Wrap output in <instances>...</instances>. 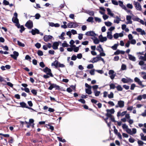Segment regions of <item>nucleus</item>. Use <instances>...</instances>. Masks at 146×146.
<instances>
[{"mask_svg": "<svg viewBox=\"0 0 146 146\" xmlns=\"http://www.w3.org/2000/svg\"><path fill=\"white\" fill-rule=\"evenodd\" d=\"M34 120L33 119H29V122L25 121V123L27 124V127L29 128L31 126H32V127H33L34 126Z\"/></svg>", "mask_w": 146, "mask_h": 146, "instance_id": "f257e3e1", "label": "nucleus"}, {"mask_svg": "<svg viewBox=\"0 0 146 146\" xmlns=\"http://www.w3.org/2000/svg\"><path fill=\"white\" fill-rule=\"evenodd\" d=\"M25 26L27 27L28 29H31L33 27V23L32 21L30 20L27 21L25 24Z\"/></svg>", "mask_w": 146, "mask_h": 146, "instance_id": "f03ea898", "label": "nucleus"}, {"mask_svg": "<svg viewBox=\"0 0 146 146\" xmlns=\"http://www.w3.org/2000/svg\"><path fill=\"white\" fill-rule=\"evenodd\" d=\"M67 25L68 28H75L78 26V24L76 23L71 22L68 23Z\"/></svg>", "mask_w": 146, "mask_h": 146, "instance_id": "7ed1b4c3", "label": "nucleus"}, {"mask_svg": "<svg viewBox=\"0 0 146 146\" xmlns=\"http://www.w3.org/2000/svg\"><path fill=\"white\" fill-rule=\"evenodd\" d=\"M134 4L136 10L140 11H141V6L140 3L135 1L134 2Z\"/></svg>", "mask_w": 146, "mask_h": 146, "instance_id": "20e7f679", "label": "nucleus"}, {"mask_svg": "<svg viewBox=\"0 0 146 146\" xmlns=\"http://www.w3.org/2000/svg\"><path fill=\"white\" fill-rule=\"evenodd\" d=\"M43 71L44 72L46 73L47 74L49 75L50 76L53 77V75L51 72V70L48 67H46L43 69Z\"/></svg>", "mask_w": 146, "mask_h": 146, "instance_id": "39448f33", "label": "nucleus"}, {"mask_svg": "<svg viewBox=\"0 0 146 146\" xmlns=\"http://www.w3.org/2000/svg\"><path fill=\"white\" fill-rule=\"evenodd\" d=\"M134 81L137 83L139 85L142 86V88H143L145 86H146V85H144L142 84V82L140 81V79H139L137 77H135V78L134 79Z\"/></svg>", "mask_w": 146, "mask_h": 146, "instance_id": "423d86ee", "label": "nucleus"}, {"mask_svg": "<svg viewBox=\"0 0 146 146\" xmlns=\"http://www.w3.org/2000/svg\"><path fill=\"white\" fill-rule=\"evenodd\" d=\"M98 48H99L101 49V50H100L99 49H97V50H98L100 53V56H105L106 55L105 54L104 52H103V50L102 47L101 45L100 44L98 46Z\"/></svg>", "mask_w": 146, "mask_h": 146, "instance_id": "0eeeda50", "label": "nucleus"}, {"mask_svg": "<svg viewBox=\"0 0 146 146\" xmlns=\"http://www.w3.org/2000/svg\"><path fill=\"white\" fill-rule=\"evenodd\" d=\"M54 88H55L56 90H59V86L57 85L56 84H51L50 86L48 88L49 90H51Z\"/></svg>", "mask_w": 146, "mask_h": 146, "instance_id": "6e6552de", "label": "nucleus"}, {"mask_svg": "<svg viewBox=\"0 0 146 146\" xmlns=\"http://www.w3.org/2000/svg\"><path fill=\"white\" fill-rule=\"evenodd\" d=\"M114 71L112 70H110L108 72L109 74L110 75V77L112 80L113 79L115 76V74H114Z\"/></svg>", "mask_w": 146, "mask_h": 146, "instance_id": "1a4fd4ad", "label": "nucleus"}, {"mask_svg": "<svg viewBox=\"0 0 146 146\" xmlns=\"http://www.w3.org/2000/svg\"><path fill=\"white\" fill-rule=\"evenodd\" d=\"M13 54H11L10 56L15 60H17V57L19 55V53L17 51H14L13 52Z\"/></svg>", "mask_w": 146, "mask_h": 146, "instance_id": "9d476101", "label": "nucleus"}, {"mask_svg": "<svg viewBox=\"0 0 146 146\" xmlns=\"http://www.w3.org/2000/svg\"><path fill=\"white\" fill-rule=\"evenodd\" d=\"M121 81L123 83H128L129 82H132L133 81V80L130 78H128L127 79L125 78H122V79L121 80Z\"/></svg>", "mask_w": 146, "mask_h": 146, "instance_id": "9b49d317", "label": "nucleus"}, {"mask_svg": "<svg viewBox=\"0 0 146 146\" xmlns=\"http://www.w3.org/2000/svg\"><path fill=\"white\" fill-rule=\"evenodd\" d=\"M52 37H53L52 36L50 35H45L44 37V40L45 42H47L50 40L51 39Z\"/></svg>", "mask_w": 146, "mask_h": 146, "instance_id": "f8f14e48", "label": "nucleus"}, {"mask_svg": "<svg viewBox=\"0 0 146 146\" xmlns=\"http://www.w3.org/2000/svg\"><path fill=\"white\" fill-rule=\"evenodd\" d=\"M85 35L87 36H96V34L93 31L87 32L86 33Z\"/></svg>", "mask_w": 146, "mask_h": 146, "instance_id": "ddd939ff", "label": "nucleus"}, {"mask_svg": "<svg viewBox=\"0 0 146 146\" xmlns=\"http://www.w3.org/2000/svg\"><path fill=\"white\" fill-rule=\"evenodd\" d=\"M118 104L120 108H123L124 106V102L122 100H119L118 101Z\"/></svg>", "mask_w": 146, "mask_h": 146, "instance_id": "4468645a", "label": "nucleus"}, {"mask_svg": "<svg viewBox=\"0 0 146 146\" xmlns=\"http://www.w3.org/2000/svg\"><path fill=\"white\" fill-rule=\"evenodd\" d=\"M58 43L57 42H56L53 43L52 46L53 49L54 50H56L58 49Z\"/></svg>", "mask_w": 146, "mask_h": 146, "instance_id": "2eb2a0df", "label": "nucleus"}, {"mask_svg": "<svg viewBox=\"0 0 146 146\" xmlns=\"http://www.w3.org/2000/svg\"><path fill=\"white\" fill-rule=\"evenodd\" d=\"M20 104L21 106H20L19 107H21L22 108H27L30 109L31 108V107H29L28 106H26V104L24 102H20Z\"/></svg>", "mask_w": 146, "mask_h": 146, "instance_id": "dca6fc26", "label": "nucleus"}, {"mask_svg": "<svg viewBox=\"0 0 146 146\" xmlns=\"http://www.w3.org/2000/svg\"><path fill=\"white\" fill-rule=\"evenodd\" d=\"M49 26L52 27H58L60 26V25L57 23L54 24L53 23L49 22Z\"/></svg>", "mask_w": 146, "mask_h": 146, "instance_id": "f3484780", "label": "nucleus"}, {"mask_svg": "<svg viewBox=\"0 0 146 146\" xmlns=\"http://www.w3.org/2000/svg\"><path fill=\"white\" fill-rule=\"evenodd\" d=\"M129 59L131 60L135 61L136 60L135 57L132 55L129 54H128Z\"/></svg>", "mask_w": 146, "mask_h": 146, "instance_id": "a211bd4d", "label": "nucleus"}, {"mask_svg": "<svg viewBox=\"0 0 146 146\" xmlns=\"http://www.w3.org/2000/svg\"><path fill=\"white\" fill-rule=\"evenodd\" d=\"M111 34V32L108 31L107 33V37L108 38L110 39H111L113 38V36Z\"/></svg>", "mask_w": 146, "mask_h": 146, "instance_id": "6ab92c4d", "label": "nucleus"}, {"mask_svg": "<svg viewBox=\"0 0 146 146\" xmlns=\"http://www.w3.org/2000/svg\"><path fill=\"white\" fill-rule=\"evenodd\" d=\"M12 22L15 23V24H17L19 23V20L17 18H14V17H13L12 19Z\"/></svg>", "mask_w": 146, "mask_h": 146, "instance_id": "aec40b11", "label": "nucleus"}, {"mask_svg": "<svg viewBox=\"0 0 146 146\" xmlns=\"http://www.w3.org/2000/svg\"><path fill=\"white\" fill-rule=\"evenodd\" d=\"M119 5L123 9L125 8V6L123 4V2L120 1H119Z\"/></svg>", "mask_w": 146, "mask_h": 146, "instance_id": "412c9836", "label": "nucleus"}, {"mask_svg": "<svg viewBox=\"0 0 146 146\" xmlns=\"http://www.w3.org/2000/svg\"><path fill=\"white\" fill-rule=\"evenodd\" d=\"M58 62L57 60H55L51 64L52 66H54L55 67V68H58Z\"/></svg>", "mask_w": 146, "mask_h": 146, "instance_id": "4be33fe9", "label": "nucleus"}, {"mask_svg": "<svg viewBox=\"0 0 146 146\" xmlns=\"http://www.w3.org/2000/svg\"><path fill=\"white\" fill-rule=\"evenodd\" d=\"M94 39L93 38H92V39L94 40V43L96 44H98L100 42V41L96 37H94Z\"/></svg>", "mask_w": 146, "mask_h": 146, "instance_id": "5701e85b", "label": "nucleus"}, {"mask_svg": "<svg viewBox=\"0 0 146 146\" xmlns=\"http://www.w3.org/2000/svg\"><path fill=\"white\" fill-rule=\"evenodd\" d=\"M107 11L108 12V14L110 15L111 17H113L114 15V14L111 12V11L109 8H107Z\"/></svg>", "mask_w": 146, "mask_h": 146, "instance_id": "b1692460", "label": "nucleus"}, {"mask_svg": "<svg viewBox=\"0 0 146 146\" xmlns=\"http://www.w3.org/2000/svg\"><path fill=\"white\" fill-rule=\"evenodd\" d=\"M46 126L48 129H50L51 131H53L54 129V127L53 126L51 125L50 124H48V125L46 124Z\"/></svg>", "mask_w": 146, "mask_h": 146, "instance_id": "393cba45", "label": "nucleus"}, {"mask_svg": "<svg viewBox=\"0 0 146 146\" xmlns=\"http://www.w3.org/2000/svg\"><path fill=\"white\" fill-rule=\"evenodd\" d=\"M140 136L141 137V139L142 140L146 141V135L144 136V134L141 133H140Z\"/></svg>", "mask_w": 146, "mask_h": 146, "instance_id": "a878e982", "label": "nucleus"}, {"mask_svg": "<svg viewBox=\"0 0 146 146\" xmlns=\"http://www.w3.org/2000/svg\"><path fill=\"white\" fill-rule=\"evenodd\" d=\"M85 91L86 93L88 95H90L92 93L91 89H86Z\"/></svg>", "mask_w": 146, "mask_h": 146, "instance_id": "bb28decb", "label": "nucleus"}, {"mask_svg": "<svg viewBox=\"0 0 146 146\" xmlns=\"http://www.w3.org/2000/svg\"><path fill=\"white\" fill-rule=\"evenodd\" d=\"M117 90L118 91H122L123 90V88L120 85H118L116 87Z\"/></svg>", "mask_w": 146, "mask_h": 146, "instance_id": "cd10ccee", "label": "nucleus"}, {"mask_svg": "<svg viewBox=\"0 0 146 146\" xmlns=\"http://www.w3.org/2000/svg\"><path fill=\"white\" fill-rule=\"evenodd\" d=\"M94 92L96 96H98L100 93V91H98L97 90L94 91Z\"/></svg>", "mask_w": 146, "mask_h": 146, "instance_id": "c85d7f7f", "label": "nucleus"}, {"mask_svg": "<svg viewBox=\"0 0 146 146\" xmlns=\"http://www.w3.org/2000/svg\"><path fill=\"white\" fill-rule=\"evenodd\" d=\"M97 56L96 57H94L93 58V60L92 61L90 60V62H92L93 63L97 62L98 61Z\"/></svg>", "mask_w": 146, "mask_h": 146, "instance_id": "c756f323", "label": "nucleus"}, {"mask_svg": "<svg viewBox=\"0 0 146 146\" xmlns=\"http://www.w3.org/2000/svg\"><path fill=\"white\" fill-rule=\"evenodd\" d=\"M29 33H31L33 35H35L36 33V29L35 28V30L32 29L31 31H30Z\"/></svg>", "mask_w": 146, "mask_h": 146, "instance_id": "7c9ffc66", "label": "nucleus"}, {"mask_svg": "<svg viewBox=\"0 0 146 146\" xmlns=\"http://www.w3.org/2000/svg\"><path fill=\"white\" fill-rule=\"evenodd\" d=\"M106 111L107 112H109L111 114H113L115 110L113 109H111L110 110H107Z\"/></svg>", "mask_w": 146, "mask_h": 146, "instance_id": "2f4dec72", "label": "nucleus"}, {"mask_svg": "<svg viewBox=\"0 0 146 146\" xmlns=\"http://www.w3.org/2000/svg\"><path fill=\"white\" fill-rule=\"evenodd\" d=\"M69 45L67 43L66 41H64V42L62 44V46L63 47H68L69 46Z\"/></svg>", "mask_w": 146, "mask_h": 146, "instance_id": "473e14b6", "label": "nucleus"}, {"mask_svg": "<svg viewBox=\"0 0 146 146\" xmlns=\"http://www.w3.org/2000/svg\"><path fill=\"white\" fill-rule=\"evenodd\" d=\"M94 18L92 17H90L88 18V19L87 20V21L89 22H93Z\"/></svg>", "mask_w": 146, "mask_h": 146, "instance_id": "72a5a7b5", "label": "nucleus"}, {"mask_svg": "<svg viewBox=\"0 0 146 146\" xmlns=\"http://www.w3.org/2000/svg\"><path fill=\"white\" fill-rule=\"evenodd\" d=\"M17 43L18 45L21 47H24L25 44H24L23 43L19 41H17Z\"/></svg>", "mask_w": 146, "mask_h": 146, "instance_id": "f704fd0d", "label": "nucleus"}, {"mask_svg": "<svg viewBox=\"0 0 146 146\" xmlns=\"http://www.w3.org/2000/svg\"><path fill=\"white\" fill-rule=\"evenodd\" d=\"M110 89H114L116 88L115 85L113 84H111L110 85Z\"/></svg>", "mask_w": 146, "mask_h": 146, "instance_id": "c9c22d12", "label": "nucleus"}, {"mask_svg": "<svg viewBox=\"0 0 146 146\" xmlns=\"http://www.w3.org/2000/svg\"><path fill=\"white\" fill-rule=\"evenodd\" d=\"M113 94L112 92H111L110 94L108 95V97L109 98H113Z\"/></svg>", "mask_w": 146, "mask_h": 146, "instance_id": "e433bc0d", "label": "nucleus"}, {"mask_svg": "<svg viewBox=\"0 0 146 146\" xmlns=\"http://www.w3.org/2000/svg\"><path fill=\"white\" fill-rule=\"evenodd\" d=\"M121 69L122 70H125L126 69V65L124 64H122L121 66Z\"/></svg>", "mask_w": 146, "mask_h": 146, "instance_id": "4c0bfd02", "label": "nucleus"}, {"mask_svg": "<svg viewBox=\"0 0 146 146\" xmlns=\"http://www.w3.org/2000/svg\"><path fill=\"white\" fill-rule=\"evenodd\" d=\"M118 45L117 44H115L113 46L111 47V48L114 50H116Z\"/></svg>", "mask_w": 146, "mask_h": 146, "instance_id": "58836bf2", "label": "nucleus"}, {"mask_svg": "<svg viewBox=\"0 0 146 146\" xmlns=\"http://www.w3.org/2000/svg\"><path fill=\"white\" fill-rule=\"evenodd\" d=\"M137 143L139 146H143V145L144 144L143 142L141 140H138Z\"/></svg>", "mask_w": 146, "mask_h": 146, "instance_id": "ea45409f", "label": "nucleus"}, {"mask_svg": "<svg viewBox=\"0 0 146 146\" xmlns=\"http://www.w3.org/2000/svg\"><path fill=\"white\" fill-rule=\"evenodd\" d=\"M105 24L106 26L108 27L112 25L111 23L110 22H105Z\"/></svg>", "mask_w": 146, "mask_h": 146, "instance_id": "a19ab883", "label": "nucleus"}, {"mask_svg": "<svg viewBox=\"0 0 146 146\" xmlns=\"http://www.w3.org/2000/svg\"><path fill=\"white\" fill-rule=\"evenodd\" d=\"M136 87V86L135 84H132L131 86L130 89L131 90H133L134 89V88Z\"/></svg>", "mask_w": 146, "mask_h": 146, "instance_id": "79ce46f5", "label": "nucleus"}, {"mask_svg": "<svg viewBox=\"0 0 146 146\" xmlns=\"http://www.w3.org/2000/svg\"><path fill=\"white\" fill-rule=\"evenodd\" d=\"M20 28H21V29L19 31L21 33H22L23 31L25 30V28L23 25H21Z\"/></svg>", "mask_w": 146, "mask_h": 146, "instance_id": "37998d69", "label": "nucleus"}, {"mask_svg": "<svg viewBox=\"0 0 146 146\" xmlns=\"http://www.w3.org/2000/svg\"><path fill=\"white\" fill-rule=\"evenodd\" d=\"M107 40V38L106 37H103L100 40V41L101 42H103L104 41H106Z\"/></svg>", "mask_w": 146, "mask_h": 146, "instance_id": "c03bdc74", "label": "nucleus"}, {"mask_svg": "<svg viewBox=\"0 0 146 146\" xmlns=\"http://www.w3.org/2000/svg\"><path fill=\"white\" fill-rule=\"evenodd\" d=\"M87 14L91 16H93L94 14V12L93 11L90 10H88Z\"/></svg>", "mask_w": 146, "mask_h": 146, "instance_id": "a18cd8bd", "label": "nucleus"}, {"mask_svg": "<svg viewBox=\"0 0 146 146\" xmlns=\"http://www.w3.org/2000/svg\"><path fill=\"white\" fill-rule=\"evenodd\" d=\"M37 54L39 56H42L43 55V52L40 50H38L37 52Z\"/></svg>", "mask_w": 146, "mask_h": 146, "instance_id": "49530a36", "label": "nucleus"}, {"mask_svg": "<svg viewBox=\"0 0 146 146\" xmlns=\"http://www.w3.org/2000/svg\"><path fill=\"white\" fill-rule=\"evenodd\" d=\"M98 86L97 85H95L92 86V88L93 90L94 91L95 90H97V89L98 88Z\"/></svg>", "mask_w": 146, "mask_h": 146, "instance_id": "de8ad7c7", "label": "nucleus"}, {"mask_svg": "<svg viewBox=\"0 0 146 146\" xmlns=\"http://www.w3.org/2000/svg\"><path fill=\"white\" fill-rule=\"evenodd\" d=\"M3 3L4 5H7L9 4V2L6 0H4L3 2Z\"/></svg>", "mask_w": 146, "mask_h": 146, "instance_id": "09e8293b", "label": "nucleus"}, {"mask_svg": "<svg viewBox=\"0 0 146 146\" xmlns=\"http://www.w3.org/2000/svg\"><path fill=\"white\" fill-rule=\"evenodd\" d=\"M132 19L134 21H138L139 22L140 19L138 17H134L132 18Z\"/></svg>", "mask_w": 146, "mask_h": 146, "instance_id": "8fccbe9b", "label": "nucleus"}, {"mask_svg": "<svg viewBox=\"0 0 146 146\" xmlns=\"http://www.w3.org/2000/svg\"><path fill=\"white\" fill-rule=\"evenodd\" d=\"M130 43L131 44H135L136 43V40L135 39H132L131 40Z\"/></svg>", "mask_w": 146, "mask_h": 146, "instance_id": "3c124183", "label": "nucleus"}, {"mask_svg": "<svg viewBox=\"0 0 146 146\" xmlns=\"http://www.w3.org/2000/svg\"><path fill=\"white\" fill-rule=\"evenodd\" d=\"M127 7L128 8L131 9H132L133 8V6L130 3L127 4Z\"/></svg>", "mask_w": 146, "mask_h": 146, "instance_id": "603ef678", "label": "nucleus"}, {"mask_svg": "<svg viewBox=\"0 0 146 146\" xmlns=\"http://www.w3.org/2000/svg\"><path fill=\"white\" fill-rule=\"evenodd\" d=\"M126 131L130 135H132L131 131L130 129L128 128L126 130Z\"/></svg>", "mask_w": 146, "mask_h": 146, "instance_id": "864d4df0", "label": "nucleus"}, {"mask_svg": "<svg viewBox=\"0 0 146 146\" xmlns=\"http://www.w3.org/2000/svg\"><path fill=\"white\" fill-rule=\"evenodd\" d=\"M58 67L63 68L65 66L63 64H60L59 62H58Z\"/></svg>", "mask_w": 146, "mask_h": 146, "instance_id": "5fc2aeb1", "label": "nucleus"}, {"mask_svg": "<svg viewBox=\"0 0 146 146\" xmlns=\"http://www.w3.org/2000/svg\"><path fill=\"white\" fill-rule=\"evenodd\" d=\"M129 141L131 143H133L135 141V139L131 137L129 139Z\"/></svg>", "mask_w": 146, "mask_h": 146, "instance_id": "6e6d98bb", "label": "nucleus"}, {"mask_svg": "<svg viewBox=\"0 0 146 146\" xmlns=\"http://www.w3.org/2000/svg\"><path fill=\"white\" fill-rule=\"evenodd\" d=\"M94 67L93 64H90L88 65L87 66V68L88 69H92Z\"/></svg>", "mask_w": 146, "mask_h": 146, "instance_id": "4d7b16f0", "label": "nucleus"}, {"mask_svg": "<svg viewBox=\"0 0 146 146\" xmlns=\"http://www.w3.org/2000/svg\"><path fill=\"white\" fill-rule=\"evenodd\" d=\"M95 20L96 21H98L99 23L101 21V19L100 18L97 17H95Z\"/></svg>", "mask_w": 146, "mask_h": 146, "instance_id": "13d9d810", "label": "nucleus"}, {"mask_svg": "<svg viewBox=\"0 0 146 146\" xmlns=\"http://www.w3.org/2000/svg\"><path fill=\"white\" fill-rule=\"evenodd\" d=\"M136 132V129L135 128H133L132 129V131H131L132 135L135 134Z\"/></svg>", "mask_w": 146, "mask_h": 146, "instance_id": "bf43d9fd", "label": "nucleus"}, {"mask_svg": "<svg viewBox=\"0 0 146 146\" xmlns=\"http://www.w3.org/2000/svg\"><path fill=\"white\" fill-rule=\"evenodd\" d=\"M64 4H61L60 6L58 7V8L59 10H60V9H62V8H63L64 6L65 5H64Z\"/></svg>", "mask_w": 146, "mask_h": 146, "instance_id": "052dcab7", "label": "nucleus"}, {"mask_svg": "<svg viewBox=\"0 0 146 146\" xmlns=\"http://www.w3.org/2000/svg\"><path fill=\"white\" fill-rule=\"evenodd\" d=\"M6 82L7 83V85L8 86H9L11 88L13 87V84L12 83L9 82Z\"/></svg>", "mask_w": 146, "mask_h": 146, "instance_id": "680f3d73", "label": "nucleus"}, {"mask_svg": "<svg viewBox=\"0 0 146 146\" xmlns=\"http://www.w3.org/2000/svg\"><path fill=\"white\" fill-rule=\"evenodd\" d=\"M111 1L112 3L115 5H118V3L117 1L114 0H111Z\"/></svg>", "mask_w": 146, "mask_h": 146, "instance_id": "e2e57ef3", "label": "nucleus"}, {"mask_svg": "<svg viewBox=\"0 0 146 146\" xmlns=\"http://www.w3.org/2000/svg\"><path fill=\"white\" fill-rule=\"evenodd\" d=\"M119 59V57L118 56H115L113 58V60L115 61H117Z\"/></svg>", "mask_w": 146, "mask_h": 146, "instance_id": "0e129e2a", "label": "nucleus"}, {"mask_svg": "<svg viewBox=\"0 0 146 146\" xmlns=\"http://www.w3.org/2000/svg\"><path fill=\"white\" fill-rule=\"evenodd\" d=\"M78 101L81 102L82 104H84L85 103V100L83 99H80L78 100Z\"/></svg>", "mask_w": 146, "mask_h": 146, "instance_id": "69168bd1", "label": "nucleus"}, {"mask_svg": "<svg viewBox=\"0 0 146 146\" xmlns=\"http://www.w3.org/2000/svg\"><path fill=\"white\" fill-rule=\"evenodd\" d=\"M122 128L123 129H127L128 128V126L126 125L125 124H123L122 126Z\"/></svg>", "mask_w": 146, "mask_h": 146, "instance_id": "338daca9", "label": "nucleus"}, {"mask_svg": "<svg viewBox=\"0 0 146 146\" xmlns=\"http://www.w3.org/2000/svg\"><path fill=\"white\" fill-rule=\"evenodd\" d=\"M119 37V33H116L113 35V37L115 39H117Z\"/></svg>", "mask_w": 146, "mask_h": 146, "instance_id": "774afa93", "label": "nucleus"}]
</instances>
